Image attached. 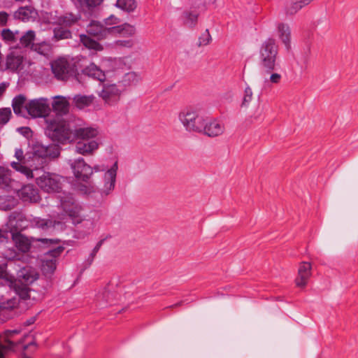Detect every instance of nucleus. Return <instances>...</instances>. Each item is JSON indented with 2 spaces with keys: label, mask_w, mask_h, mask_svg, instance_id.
I'll list each match as a JSON object with an SVG mask.
<instances>
[{
  "label": "nucleus",
  "mask_w": 358,
  "mask_h": 358,
  "mask_svg": "<svg viewBox=\"0 0 358 358\" xmlns=\"http://www.w3.org/2000/svg\"><path fill=\"white\" fill-rule=\"evenodd\" d=\"M8 224L11 228L10 232L15 246H31V244L35 241L43 243H53L52 239L35 238L32 236L28 237L17 231L18 230L27 229L29 226L48 229L53 226L52 221L51 220L39 217L28 218L22 212L13 211L8 216Z\"/></svg>",
  "instance_id": "1"
},
{
  "label": "nucleus",
  "mask_w": 358,
  "mask_h": 358,
  "mask_svg": "<svg viewBox=\"0 0 358 358\" xmlns=\"http://www.w3.org/2000/svg\"><path fill=\"white\" fill-rule=\"evenodd\" d=\"M59 208L66 215L74 225H80L78 229L83 228L85 233H89L95 225L94 217L85 215L82 206L76 200L73 195L69 192H62L59 195Z\"/></svg>",
  "instance_id": "2"
},
{
  "label": "nucleus",
  "mask_w": 358,
  "mask_h": 358,
  "mask_svg": "<svg viewBox=\"0 0 358 358\" xmlns=\"http://www.w3.org/2000/svg\"><path fill=\"white\" fill-rule=\"evenodd\" d=\"M45 122V134L52 141L62 144L73 141L71 123L58 116L48 117Z\"/></svg>",
  "instance_id": "3"
},
{
  "label": "nucleus",
  "mask_w": 358,
  "mask_h": 358,
  "mask_svg": "<svg viewBox=\"0 0 358 358\" xmlns=\"http://www.w3.org/2000/svg\"><path fill=\"white\" fill-rule=\"evenodd\" d=\"M278 53V45L273 38H268L262 43L259 48V65L263 73L270 74L277 71L279 67Z\"/></svg>",
  "instance_id": "4"
},
{
  "label": "nucleus",
  "mask_w": 358,
  "mask_h": 358,
  "mask_svg": "<svg viewBox=\"0 0 358 358\" xmlns=\"http://www.w3.org/2000/svg\"><path fill=\"white\" fill-rule=\"evenodd\" d=\"M38 278V273L31 267L25 266L17 272V278L13 279L12 289L22 299H29L31 289L29 285Z\"/></svg>",
  "instance_id": "5"
},
{
  "label": "nucleus",
  "mask_w": 358,
  "mask_h": 358,
  "mask_svg": "<svg viewBox=\"0 0 358 358\" xmlns=\"http://www.w3.org/2000/svg\"><path fill=\"white\" fill-rule=\"evenodd\" d=\"M59 154L60 148L57 145L50 144L45 146L37 143L33 147L31 166L36 170L44 169L52 159L58 157Z\"/></svg>",
  "instance_id": "6"
},
{
  "label": "nucleus",
  "mask_w": 358,
  "mask_h": 358,
  "mask_svg": "<svg viewBox=\"0 0 358 358\" xmlns=\"http://www.w3.org/2000/svg\"><path fill=\"white\" fill-rule=\"evenodd\" d=\"M178 119L186 131L200 134L203 129L206 117L199 109L188 107L179 113Z\"/></svg>",
  "instance_id": "7"
},
{
  "label": "nucleus",
  "mask_w": 358,
  "mask_h": 358,
  "mask_svg": "<svg viewBox=\"0 0 358 358\" xmlns=\"http://www.w3.org/2000/svg\"><path fill=\"white\" fill-rule=\"evenodd\" d=\"M120 20L113 15L103 20V22L91 20L86 27L88 35L92 36L97 40H103L112 36V25L117 24Z\"/></svg>",
  "instance_id": "8"
},
{
  "label": "nucleus",
  "mask_w": 358,
  "mask_h": 358,
  "mask_svg": "<svg viewBox=\"0 0 358 358\" xmlns=\"http://www.w3.org/2000/svg\"><path fill=\"white\" fill-rule=\"evenodd\" d=\"M62 179L61 176L55 173L44 172L36 178V183L45 192H59L62 189Z\"/></svg>",
  "instance_id": "9"
},
{
  "label": "nucleus",
  "mask_w": 358,
  "mask_h": 358,
  "mask_svg": "<svg viewBox=\"0 0 358 358\" xmlns=\"http://www.w3.org/2000/svg\"><path fill=\"white\" fill-rule=\"evenodd\" d=\"M102 88L98 92L99 96L106 104L113 106L117 103L120 99L123 89L115 83H110L106 80L101 83Z\"/></svg>",
  "instance_id": "10"
},
{
  "label": "nucleus",
  "mask_w": 358,
  "mask_h": 358,
  "mask_svg": "<svg viewBox=\"0 0 358 358\" xmlns=\"http://www.w3.org/2000/svg\"><path fill=\"white\" fill-rule=\"evenodd\" d=\"M64 248H54L45 252L41 259V267L43 274L50 278L57 268V258L63 252Z\"/></svg>",
  "instance_id": "11"
},
{
  "label": "nucleus",
  "mask_w": 358,
  "mask_h": 358,
  "mask_svg": "<svg viewBox=\"0 0 358 358\" xmlns=\"http://www.w3.org/2000/svg\"><path fill=\"white\" fill-rule=\"evenodd\" d=\"M51 69L57 80H66L73 75L74 65L67 59L60 57L51 63Z\"/></svg>",
  "instance_id": "12"
},
{
  "label": "nucleus",
  "mask_w": 358,
  "mask_h": 358,
  "mask_svg": "<svg viewBox=\"0 0 358 358\" xmlns=\"http://www.w3.org/2000/svg\"><path fill=\"white\" fill-rule=\"evenodd\" d=\"M27 113L34 117H45L50 111L48 99L39 98L31 101L26 106Z\"/></svg>",
  "instance_id": "13"
},
{
  "label": "nucleus",
  "mask_w": 358,
  "mask_h": 358,
  "mask_svg": "<svg viewBox=\"0 0 358 358\" xmlns=\"http://www.w3.org/2000/svg\"><path fill=\"white\" fill-rule=\"evenodd\" d=\"M20 332V329H8L0 336V358H5L4 353L6 351L13 350L17 345L23 342V339H20L17 341L12 340L15 335L19 334Z\"/></svg>",
  "instance_id": "14"
},
{
  "label": "nucleus",
  "mask_w": 358,
  "mask_h": 358,
  "mask_svg": "<svg viewBox=\"0 0 358 358\" xmlns=\"http://www.w3.org/2000/svg\"><path fill=\"white\" fill-rule=\"evenodd\" d=\"M117 169L118 164L116 161L113 166L105 172L103 175V186L100 189V194L102 197L108 196L114 190Z\"/></svg>",
  "instance_id": "15"
},
{
  "label": "nucleus",
  "mask_w": 358,
  "mask_h": 358,
  "mask_svg": "<svg viewBox=\"0 0 358 358\" xmlns=\"http://www.w3.org/2000/svg\"><path fill=\"white\" fill-rule=\"evenodd\" d=\"M70 162L75 177L79 180L87 182L92 174V167L86 164L82 157Z\"/></svg>",
  "instance_id": "16"
},
{
  "label": "nucleus",
  "mask_w": 358,
  "mask_h": 358,
  "mask_svg": "<svg viewBox=\"0 0 358 358\" xmlns=\"http://www.w3.org/2000/svg\"><path fill=\"white\" fill-rule=\"evenodd\" d=\"M115 288L110 285L103 287L96 295V305L103 308L108 306L112 305L116 299Z\"/></svg>",
  "instance_id": "17"
},
{
  "label": "nucleus",
  "mask_w": 358,
  "mask_h": 358,
  "mask_svg": "<svg viewBox=\"0 0 358 358\" xmlns=\"http://www.w3.org/2000/svg\"><path fill=\"white\" fill-rule=\"evenodd\" d=\"M15 157L17 162H12L10 166L16 171L23 174L27 179L34 178L33 171L26 166V158L22 148H16Z\"/></svg>",
  "instance_id": "18"
},
{
  "label": "nucleus",
  "mask_w": 358,
  "mask_h": 358,
  "mask_svg": "<svg viewBox=\"0 0 358 358\" xmlns=\"http://www.w3.org/2000/svg\"><path fill=\"white\" fill-rule=\"evenodd\" d=\"M81 20L80 14H75L71 12L65 13L59 16H55L51 18L49 23L55 25H62L68 29L78 25Z\"/></svg>",
  "instance_id": "19"
},
{
  "label": "nucleus",
  "mask_w": 358,
  "mask_h": 358,
  "mask_svg": "<svg viewBox=\"0 0 358 358\" xmlns=\"http://www.w3.org/2000/svg\"><path fill=\"white\" fill-rule=\"evenodd\" d=\"M203 129L200 134L208 137L214 138L222 135L225 130L224 125L220 121L212 119L208 120L206 117L203 124Z\"/></svg>",
  "instance_id": "20"
},
{
  "label": "nucleus",
  "mask_w": 358,
  "mask_h": 358,
  "mask_svg": "<svg viewBox=\"0 0 358 358\" xmlns=\"http://www.w3.org/2000/svg\"><path fill=\"white\" fill-rule=\"evenodd\" d=\"M311 265L309 262H303L299 265L295 284L298 287L304 288L311 276Z\"/></svg>",
  "instance_id": "21"
},
{
  "label": "nucleus",
  "mask_w": 358,
  "mask_h": 358,
  "mask_svg": "<svg viewBox=\"0 0 358 358\" xmlns=\"http://www.w3.org/2000/svg\"><path fill=\"white\" fill-rule=\"evenodd\" d=\"M17 195L24 202L36 203L40 201L38 189L33 185H24L18 191Z\"/></svg>",
  "instance_id": "22"
},
{
  "label": "nucleus",
  "mask_w": 358,
  "mask_h": 358,
  "mask_svg": "<svg viewBox=\"0 0 358 358\" xmlns=\"http://www.w3.org/2000/svg\"><path fill=\"white\" fill-rule=\"evenodd\" d=\"M30 248H9L6 254V258L9 260H19L29 262L31 257L29 255Z\"/></svg>",
  "instance_id": "23"
},
{
  "label": "nucleus",
  "mask_w": 358,
  "mask_h": 358,
  "mask_svg": "<svg viewBox=\"0 0 358 358\" xmlns=\"http://www.w3.org/2000/svg\"><path fill=\"white\" fill-rule=\"evenodd\" d=\"M72 1L82 13L92 15L103 0H72Z\"/></svg>",
  "instance_id": "24"
},
{
  "label": "nucleus",
  "mask_w": 358,
  "mask_h": 358,
  "mask_svg": "<svg viewBox=\"0 0 358 358\" xmlns=\"http://www.w3.org/2000/svg\"><path fill=\"white\" fill-rule=\"evenodd\" d=\"M52 102V110L56 113V116L61 117L66 115L69 111L70 103L69 99L62 96H55Z\"/></svg>",
  "instance_id": "25"
},
{
  "label": "nucleus",
  "mask_w": 358,
  "mask_h": 358,
  "mask_svg": "<svg viewBox=\"0 0 358 358\" xmlns=\"http://www.w3.org/2000/svg\"><path fill=\"white\" fill-rule=\"evenodd\" d=\"M36 16V9L29 6L20 7L14 13V17L23 22L34 20Z\"/></svg>",
  "instance_id": "26"
},
{
  "label": "nucleus",
  "mask_w": 358,
  "mask_h": 358,
  "mask_svg": "<svg viewBox=\"0 0 358 358\" xmlns=\"http://www.w3.org/2000/svg\"><path fill=\"white\" fill-rule=\"evenodd\" d=\"M83 73L94 80H99L101 83L106 81L105 73L96 64L91 63L83 69Z\"/></svg>",
  "instance_id": "27"
},
{
  "label": "nucleus",
  "mask_w": 358,
  "mask_h": 358,
  "mask_svg": "<svg viewBox=\"0 0 358 358\" xmlns=\"http://www.w3.org/2000/svg\"><path fill=\"white\" fill-rule=\"evenodd\" d=\"M23 57L14 52L9 53L6 57V68L11 71H17L22 67Z\"/></svg>",
  "instance_id": "28"
},
{
  "label": "nucleus",
  "mask_w": 358,
  "mask_h": 358,
  "mask_svg": "<svg viewBox=\"0 0 358 358\" xmlns=\"http://www.w3.org/2000/svg\"><path fill=\"white\" fill-rule=\"evenodd\" d=\"M73 134L74 136L73 141L78 139L85 141L96 136L98 131L93 127L74 129L73 126Z\"/></svg>",
  "instance_id": "29"
},
{
  "label": "nucleus",
  "mask_w": 358,
  "mask_h": 358,
  "mask_svg": "<svg viewBox=\"0 0 358 358\" xmlns=\"http://www.w3.org/2000/svg\"><path fill=\"white\" fill-rule=\"evenodd\" d=\"M112 36H117V35L131 37L136 33V28L134 25L128 23H124L121 25L115 26L112 25Z\"/></svg>",
  "instance_id": "30"
},
{
  "label": "nucleus",
  "mask_w": 358,
  "mask_h": 358,
  "mask_svg": "<svg viewBox=\"0 0 358 358\" xmlns=\"http://www.w3.org/2000/svg\"><path fill=\"white\" fill-rule=\"evenodd\" d=\"M36 38L35 31L33 30H29L24 32L23 34H20L19 32L18 41L19 43H17V47L18 48H30L31 50L33 48V45H34V40Z\"/></svg>",
  "instance_id": "31"
},
{
  "label": "nucleus",
  "mask_w": 358,
  "mask_h": 358,
  "mask_svg": "<svg viewBox=\"0 0 358 358\" xmlns=\"http://www.w3.org/2000/svg\"><path fill=\"white\" fill-rule=\"evenodd\" d=\"M97 148L98 143L95 141L91 140L87 142L84 141L77 143L76 145V150L79 154L86 155L91 153L92 151L97 149Z\"/></svg>",
  "instance_id": "32"
},
{
  "label": "nucleus",
  "mask_w": 358,
  "mask_h": 358,
  "mask_svg": "<svg viewBox=\"0 0 358 358\" xmlns=\"http://www.w3.org/2000/svg\"><path fill=\"white\" fill-rule=\"evenodd\" d=\"M278 31L279 38L281 39L282 42L284 43L285 48L287 50L290 49V36L291 31L289 27L287 24L284 23H280L278 26Z\"/></svg>",
  "instance_id": "33"
},
{
  "label": "nucleus",
  "mask_w": 358,
  "mask_h": 358,
  "mask_svg": "<svg viewBox=\"0 0 358 358\" xmlns=\"http://www.w3.org/2000/svg\"><path fill=\"white\" fill-rule=\"evenodd\" d=\"M72 38L71 31L62 25H56L53 29V38L56 41L70 39Z\"/></svg>",
  "instance_id": "34"
},
{
  "label": "nucleus",
  "mask_w": 358,
  "mask_h": 358,
  "mask_svg": "<svg viewBox=\"0 0 358 358\" xmlns=\"http://www.w3.org/2000/svg\"><path fill=\"white\" fill-rule=\"evenodd\" d=\"M79 37L80 43L85 48L94 50H100L102 49L101 44L92 38L89 35L83 34H80Z\"/></svg>",
  "instance_id": "35"
},
{
  "label": "nucleus",
  "mask_w": 358,
  "mask_h": 358,
  "mask_svg": "<svg viewBox=\"0 0 358 358\" xmlns=\"http://www.w3.org/2000/svg\"><path fill=\"white\" fill-rule=\"evenodd\" d=\"M11 171L4 166H0V187H8L12 182Z\"/></svg>",
  "instance_id": "36"
},
{
  "label": "nucleus",
  "mask_w": 358,
  "mask_h": 358,
  "mask_svg": "<svg viewBox=\"0 0 358 358\" xmlns=\"http://www.w3.org/2000/svg\"><path fill=\"white\" fill-rule=\"evenodd\" d=\"M199 14L195 11H184L182 13V20L185 26L192 28L197 23Z\"/></svg>",
  "instance_id": "37"
},
{
  "label": "nucleus",
  "mask_w": 358,
  "mask_h": 358,
  "mask_svg": "<svg viewBox=\"0 0 358 358\" xmlns=\"http://www.w3.org/2000/svg\"><path fill=\"white\" fill-rule=\"evenodd\" d=\"M115 6L127 13H131L137 7V3L136 0H117Z\"/></svg>",
  "instance_id": "38"
},
{
  "label": "nucleus",
  "mask_w": 358,
  "mask_h": 358,
  "mask_svg": "<svg viewBox=\"0 0 358 358\" xmlns=\"http://www.w3.org/2000/svg\"><path fill=\"white\" fill-rule=\"evenodd\" d=\"M1 36L4 41L8 43L13 44L17 42L19 37V31H12L9 29H4L1 31Z\"/></svg>",
  "instance_id": "39"
},
{
  "label": "nucleus",
  "mask_w": 358,
  "mask_h": 358,
  "mask_svg": "<svg viewBox=\"0 0 358 358\" xmlns=\"http://www.w3.org/2000/svg\"><path fill=\"white\" fill-rule=\"evenodd\" d=\"M52 49V45L50 43L46 41H43L41 43H35L33 45L32 50L40 55H48Z\"/></svg>",
  "instance_id": "40"
},
{
  "label": "nucleus",
  "mask_w": 358,
  "mask_h": 358,
  "mask_svg": "<svg viewBox=\"0 0 358 358\" xmlns=\"http://www.w3.org/2000/svg\"><path fill=\"white\" fill-rule=\"evenodd\" d=\"M26 98L22 94L16 96L12 101L13 111L17 115H21Z\"/></svg>",
  "instance_id": "41"
},
{
  "label": "nucleus",
  "mask_w": 358,
  "mask_h": 358,
  "mask_svg": "<svg viewBox=\"0 0 358 358\" xmlns=\"http://www.w3.org/2000/svg\"><path fill=\"white\" fill-rule=\"evenodd\" d=\"M73 101L76 107L82 109L86 106H90L92 103L93 98L92 96H87L76 95L73 97Z\"/></svg>",
  "instance_id": "42"
},
{
  "label": "nucleus",
  "mask_w": 358,
  "mask_h": 358,
  "mask_svg": "<svg viewBox=\"0 0 358 358\" xmlns=\"http://www.w3.org/2000/svg\"><path fill=\"white\" fill-rule=\"evenodd\" d=\"M0 278L5 280L8 287L12 289L14 276L7 271V264H0Z\"/></svg>",
  "instance_id": "43"
},
{
  "label": "nucleus",
  "mask_w": 358,
  "mask_h": 358,
  "mask_svg": "<svg viewBox=\"0 0 358 358\" xmlns=\"http://www.w3.org/2000/svg\"><path fill=\"white\" fill-rule=\"evenodd\" d=\"M140 80V76L136 73L131 71L124 75L123 82L125 83V85H136Z\"/></svg>",
  "instance_id": "44"
},
{
  "label": "nucleus",
  "mask_w": 358,
  "mask_h": 358,
  "mask_svg": "<svg viewBox=\"0 0 358 358\" xmlns=\"http://www.w3.org/2000/svg\"><path fill=\"white\" fill-rule=\"evenodd\" d=\"M117 238L115 236L111 235L103 236L99 242L96 243L97 247L102 246L103 245H115L117 244Z\"/></svg>",
  "instance_id": "45"
},
{
  "label": "nucleus",
  "mask_w": 358,
  "mask_h": 358,
  "mask_svg": "<svg viewBox=\"0 0 358 358\" xmlns=\"http://www.w3.org/2000/svg\"><path fill=\"white\" fill-rule=\"evenodd\" d=\"M11 110L8 108L0 109V124H6L10 117Z\"/></svg>",
  "instance_id": "46"
},
{
  "label": "nucleus",
  "mask_w": 358,
  "mask_h": 358,
  "mask_svg": "<svg viewBox=\"0 0 358 358\" xmlns=\"http://www.w3.org/2000/svg\"><path fill=\"white\" fill-rule=\"evenodd\" d=\"M212 38L210 36V34L208 29H206V31L201 34V36L199 38V46L202 45H208L210 41Z\"/></svg>",
  "instance_id": "47"
},
{
  "label": "nucleus",
  "mask_w": 358,
  "mask_h": 358,
  "mask_svg": "<svg viewBox=\"0 0 358 358\" xmlns=\"http://www.w3.org/2000/svg\"><path fill=\"white\" fill-rule=\"evenodd\" d=\"M252 98V91L250 87H247L245 89L244 96L242 102V106H248V104L251 101Z\"/></svg>",
  "instance_id": "48"
},
{
  "label": "nucleus",
  "mask_w": 358,
  "mask_h": 358,
  "mask_svg": "<svg viewBox=\"0 0 358 358\" xmlns=\"http://www.w3.org/2000/svg\"><path fill=\"white\" fill-rule=\"evenodd\" d=\"M99 249V248H93V249L92 250V251L90 253L89 257L87 258V259L85 262V266H84V268L83 270H85V268H87L88 266H90L91 265V264L93 262L94 256L98 252Z\"/></svg>",
  "instance_id": "49"
},
{
  "label": "nucleus",
  "mask_w": 358,
  "mask_h": 358,
  "mask_svg": "<svg viewBox=\"0 0 358 358\" xmlns=\"http://www.w3.org/2000/svg\"><path fill=\"white\" fill-rule=\"evenodd\" d=\"M115 43L117 46L126 48H131L134 44L133 39L131 38L126 40H117Z\"/></svg>",
  "instance_id": "50"
},
{
  "label": "nucleus",
  "mask_w": 358,
  "mask_h": 358,
  "mask_svg": "<svg viewBox=\"0 0 358 358\" xmlns=\"http://www.w3.org/2000/svg\"><path fill=\"white\" fill-rule=\"evenodd\" d=\"M269 77V81L273 84H278L280 83L282 76L280 73H275V71L271 73Z\"/></svg>",
  "instance_id": "51"
},
{
  "label": "nucleus",
  "mask_w": 358,
  "mask_h": 358,
  "mask_svg": "<svg viewBox=\"0 0 358 358\" xmlns=\"http://www.w3.org/2000/svg\"><path fill=\"white\" fill-rule=\"evenodd\" d=\"M8 18V14L5 11L0 12V26L6 24Z\"/></svg>",
  "instance_id": "52"
},
{
  "label": "nucleus",
  "mask_w": 358,
  "mask_h": 358,
  "mask_svg": "<svg viewBox=\"0 0 358 358\" xmlns=\"http://www.w3.org/2000/svg\"><path fill=\"white\" fill-rule=\"evenodd\" d=\"M108 169H107L106 166L104 165H96L92 168V171H94L95 172H99V171H106Z\"/></svg>",
  "instance_id": "53"
},
{
  "label": "nucleus",
  "mask_w": 358,
  "mask_h": 358,
  "mask_svg": "<svg viewBox=\"0 0 358 358\" xmlns=\"http://www.w3.org/2000/svg\"><path fill=\"white\" fill-rule=\"evenodd\" d=\"M36 320V316L31 317L23 322V325L24 327H27L31 324H33L35 322Z\"/></svg>",
  "instance_id": "54"
},
{
  "label": "nucleus",
  "mask_w": 358,
  "mask_h": 358,
  "mask_svg": "<svg viewBox=\"0 0 358 358\" xmlns=\"http://www.w3.org/2000/svg\"><path fill=\"white\" fill-rule=\"evenodd\" d=\"M8 86V84L6 83H0V96H1L4 93Z\"/></svg>",
  "instance_id": "55"
},
{
  "label": "nucleus",
  "mask_w": 358,
  "mask_h": 358,
  "mask_svg": "<svg viewBox=\"0 0 358 358\" xmlns=\"http://www.w3.org/2000/svg\"><path fill=\"white\" fill-rule=\"evenodd\" d=\"M6 235H7V233L0 229V242L3 243L4 240L8 239Z\"/></svg>",
  "instance_id": "56"
},
{
  "label": "nucleus",
  "mask_w": 358,
  "mask_h": 358,
  "mask_svg": "<svg viewBox=\"0 0 358 358\" xmlns=\"http://www.w3.org/2000/svg\"><path fill=\"white\" fill-rule=\"evenodd\" d=\"M182 303H183V301H181L178 302V303H175V304H173V305H172V306H170L169 308H173L178 307V306H180Z\"/></svg>",
  "instance_id": "57"
},
{
  "label": "nucleus",
  "mask_w": 358,
  "mask_h": 358,
  "mask_svg": "<svg viewBox=\"0 0 358 358\" xmlns=\"http://www.w3.org/2000/svg\"><path fill=\"white\" fill-rule=\"evenodd\" d=\"M31 345H35V343L34 342L29 343L28 345H24V349L26 350L27 348H28L29 346H30Z\"/></svg>",
  "instance_id": "58"
},
{
  "label": "nucleus",
  "mask_w": 358,
  "mask_h": 358,
  "mask_svg": "<svg viewBox=\"0 0 358 358\" xmlns=\"http://www.w3.org/2000/svg\"><path fill=\"white\" fill-rule=\"evenodd\" d=\"M26 358H29V357H26Z\"/></svg>",
  "instance_id": "59"
}]
</instances>
